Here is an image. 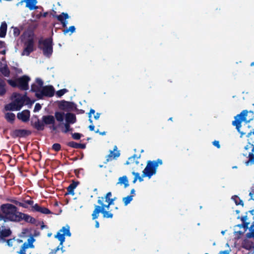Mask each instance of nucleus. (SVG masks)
<instances>
[{
    "instance_id": "f257e3e1",
    "label": "nucleus",
    "mask_w": 254,
    "mask_h": 254,
    "mask_svg": "<svg viewBox=\"0 0 254 254\" xmlns=\"http://www.w3.org/2000/svg\"><path fill=\"white\" fill-rule=\"evenodd\" d=\"M19 213L14 205L9 203L2 204L0 206V219L4 221L18 222Z\"/></svg>"
},
{
    "instance_id": "f03ea898",
    "label": "nucleus",
    "mask_w": 254,
    "mask_h": 254,
    "mask_svg": "<svg viewBox=\"0 0 254 254\" xmlns=\"http://www.w3.org/2000/svg\"><path fill=\"white\" fill-rule=\"evenodd\" d=\"M21 41L24 44L22 56H28L35 49V37L33 31L27 29L21 36Z\"/></svg>"
},
{
    "instance_id": "7ed1b4c3",
    "label": "nucleus",
    "mask_w": 254,
    "mask_h": 254,
    "mask_svg": "<svg viewBox=\"0 0 254 254\" xmlns=\"http://www.w3.org/2000/svg\"><path fill=\"white\" fill-rule=\"evenodd\" d=\"M28 101V98L25 95L14 93L12 102L6 105V110L18 111L21 109L24 104Z\"/></svg>"
},
{
    "instance_id": "20e7f679",
    "label": "nucleus",
    "mask_w": 254,
    "mask_h": 254,
    "mask_svg": "<svg viewBox=\"0 0 254 254\" xmlns=\"http://www.w3.org/2000/svg\"><path fill=\"white\" fill-rule=\"evenodd\" d=\"M163 162L161 159H158L155 161H148L147 165L143 170V177H147L150 179L153 175L156 174L159 165H162Z\"/></svg>"
},
{
    "instance_id": "39448f33",
    "label": "nucleus",
    "mask_w": 254,
    "mask_h": 254,
    "mask_svg": "<svg viewBox=\"0 0 254 254\" xmlns=\"http://www.w3.org/2000/svg\"><path fill=\"white\" fill-rule=\"evenodd\" d=\"M56 17L58 20L61 22L63 27L65 28L63 30L64 35L68 34L69 35H71L75 32L76 29L74 26H71L68 28H67V25L68 24L67 19L70 18V16L67 13L63 12L61 14L56 16Z\"/></svg>"
},
{
    "instance_id": "423d86ee",
    "label": "nucleus",
    "mask_w": 254,
    "mask_h": 254,
    "mask_svg": "<svg viewBox=\"0 0 254 254\" xmlns=\"http://www.w3.org/2000/svg\"><path fill=\"white\" fill-rule=\"evenodd\" d=\"M248 115V112L247 110L243 111L240 114L237 115L235 117V121L233 122V125L236 127L238 131L242 135L245 134V132L241 131L240 128L241 127V124L245 122V125H247L252 120V118L247 119V117Z\"/></svg>"
},
{
    "instance_id": "0eeeda50",
    "label": "nucleus",
    "mask_w": 254,
    "mask_h": 254,
    "mask_svg": "<svg viewBox=\"0 0 254 254\" xmlns=\"http://www.w3.org/2000/svg\"><path fill=\"white\" fill-rule=\"evenodd\" d=\"M30 78L24 75L17 79H8L7 82L12 87H18L21 89L27 90L28 88V82Z\"/></svg>"
},
{
    "instance_id": "6e6552de",
    "label": "nucleus",
    "mask_w": 254,
    "mask_h": 254,
    "mask_svg": "<svg viewBox=\"0 0 254 254\" xmlns=\"http://www.w3.org/2000/svg\"><path fill=\"white\" fill-rule=\"evenodd\" d=\"M39 47L43 51L44 55L49 57L53 53L52 41L50 39L41 40L39 41Z\"/></svg>"
},
{
    "instance_id": "1a4fd4ad",
    "label": "nucleus",
    "mask_w": 254,
    "mask_h": 254,
    "mask_svg": "<svg viewBox=\"0 0 254 254\" xmlns=\"http://www.w3.org/2000/svg\"><path fill=\"white\" fill-rule=\"evenodd\" d=\"M112 196L111 192H108L105 197H99L98 203L102 206L103 208L109 209L110 205L114 204L115 198H110Z\"/></svg>"
},
{
    "instance_id": "9d476101",
    "label": "nucleus",
    "mask_w": 254,
    "mask_h": 254,
    "mask_svg": "<svg viewBox=\"0 0 254 254\" xmlns=\"http://www.w3.org/2000/svg\"><path fill=\"white\" fill-rule=\"evenodd\" d=\"M36 96L39 99L43 96L52 97L54 94V89L52 86H46L35 93Z\"/></svg>"
},
{
    "instance_id": "9b49d317",
    "label": "nucleus",
    "mask_w": 254,
    "mask_h": 254,
    "mask_svg": "<svg viewBox=\"0 0 254 254\" xmlns=\"http://www.w3.org/2000/svg\"><path fill=\"white\" fill-rule=\"evenodd\" d=\"M39 233L37 232L34 229H24L22 230V232L20 235L21 237H25L27 238H34V237H38Z\"/></svg>"
},
{
    "instance_id": "f8f14e48",
    "label": "nucleus",
    "mask_w": 254,
    "mask_h": 254,
    "mask_svg": "<svg viewBox=\"0 0 254 254\" xmlns=\"http://www.w3.org/2000/svg\"><path fill=\"white\" fill-rule=\"evenodd\" d=\"M70 227L66 225L59 230L55 237L56 238H64V237H70Z\"/></svg>"
},
{
    "instance_id": "ddd939ff",
    "label": "nucleus",
    "mask_w": 254,
    "mask_h": 254,
    "mask_svg": "<svg viewBox=\"0 0 254 254\" xmlns=\"http://www.w3.org/2000/svg\"><path fill=\"white\" fill-rule=\"evenodd\" d=\"M35 241V239H28L27 242H25L21 247V249L19 252L18 254H26V252L27 249L29 248H34V246L33 243ZM28 254H31V253Z\"/></svg>"
},
{
    "instance_id": "4468645a",
    "label": "nucleus",
    "mask_w": 254,
    "mask_h": 254,
    "mask_svg": "<svg viewBox=\"0 0 254 254\" xmlns=\"http://www.w3.org/2000/svg\"><path fill=\"white\" fill-rule=\"evenodd\" d=\"M120 155V151L118 150L117 146H114V150L113 151L110 150V153L106 156L107 161H111L113 159H116L119 157Z\"/></svg>"
},
{
    "instance_id": "2eb2a0df",
    "label": "nucleus",
    "mask_w": 254,
    "mask_h": 254,
    "mask_svg": "<svg viewBox=\"0 0 254 254\" xmlns=\"http://www.w3.org/2000/svg\"><path fill=\"white\" fill-rule=\"evenodd\" d=\"M43 82L39 78L36 79L35 83L32 85L31 90L35 93L40 91L42 88H43Z\"/></svg>"
},
{
    "instance_id": "dca6fc26",
    "label": "nucleus",
    "mask_w": 254,
    "mask_h": 254,
    "mask_svg": "<svg viewBox=\"0 0 254 254\" xmlns=\"http://www.w3.org/2000/svg\"><path fill=\"white\" fill-rule=\"evenodd\" d=\"M30 117V112L28 110H24L17 114V118L22 122H26L29 121Z\"/></svg>"
},
{
    "instance_id": "f3484780",
    "label": "nucleus",
    "mask_w": 254,
    "mask_h": 254,
    "mask_svg": "<svg viewBox=\"0 0 254 254\" xmlns=\"http://www.w3.org/2000/svg\"><path fill=\"white\" fill-rule=\"evenodd\" d=\"M23 2H26V7L31 10L38 8V6H36L37 0H22L21 3Z\"/></svg>"
},
{
    "instance_id": "a211bd4d",
    "label": "nucleus",
    "mask_w": 254,
    "mask_h": 254,
    "mask_svg": "<svg viewBox=\"0 0 254 254\" xmlns=\"http://www.w3.org/2000/svg\"><path fill=\"white\" fill-rule=\"evenodd\" d=\"M248 216L247 215L244 216L242 217L241 220L244 223V225H238V226H236L235 228L238 227V228H243V231H239L238 233L239 234L243 233L246 231V227L248 228V225L250 224V222H247V221L248 219Z\"/></svg>"
},
{
    "instance_id": "6ab92c4d",
    "label": "nucleus",
    "mask_w": 254,
    "mask_h": 254,
    "mask_svg": "<svg viewBox=\"0 0 254 254\" xmlns=\"http://www.w3.org/2000/svg\"><path fill=\"white\" fill-rule=\"evenodd\" d=\"M242 245L246 249H254V239H244Z\"/></svg>"
},
{
    "instance_id": "aec40b11",
    "label": "nucleus",
    "mask_w": 254,
    "mask_h": 254,
    "mask_svg": "<svg viewBox=\"0 0 254 254\" xmlns=\"http://www.w3.org/2000/svg\"><path fill=\"white\" fill-rule=\"evenodd\" d=\"M60 107L61 109L68 111L73 109L74 105L69 102L63 101L61 103Z\"/></svg>"
},
{
    "instance_id": "412c9836",
    "label": "nucleus",
    "mask_w": 254,
    "mask_h": 254,
    "mask_svg": "<svg viewBox=\"0 0 254 254\" xmlns=\"http://www.w3.org/2000/svg\"><path fill=\"white\" fill-rule=\"evenodd\" d=\"M19 221L23 219L27 222H30L31 223H34L35 222V219L32 217L31 216L24 213H22L20 212L19 214Z\"/></svg>"
},
{
    "instance_id": "4be33fe9",
    "label": "nucleus",
    "mask_w": 254,
    "mask_h": 254,
    "mask_svg": "<svg viewBox=\"0 0 254 254\" xmlns=\"http://www.w3.org/2000/svg\"><path fill=\"white\" fill-rule=\"evenodd\" d=\"M249 218L254 220V210H252L249 212ZM253 223L254 224L251 225L249 229L250 233L248 234L249 238L252 237L254 238V222Z\"/></svg>"
},
{
    "instance_id": "5701e85b",
    "label": "nucleus",
    "mask_w": 254,
    "mask_h": 254,
    "mask_svg": "<svg viewBox=\"0 0 254 254\" xmlns=\"http://www.w3.org/2000/svg\"><path fill=\"white\" fill-rule=\"evenodd\" d=\"M0 72L5 77H9L10 75V71L4 63H1L0 64Z\"/></svg>"
},
{
    "instance_id": "b1692460",
    "label": "nucleus",
    "mask_w": 254,
    "mask_h": 254,
    "mask_svg": "<svg viewBox=\"0 0 254 254\" xmlns=\"http://www.w3.org/2000/svg\"><path fill=\"white\" fill-rule=\"evenodd\" d=\"M42 121L46 125L53 124L55 123V118L53 116H44L42 117Z\"/></svg>"
},
{
    "instance_id": "393cba45",
    "label": "nucleus",
    "mask_w": 254,
    "mask_h": 254,
    "mask_svg": "<svg viewBox=\"0 0 254 254\" xmlns=\"http://www.w3.org/2000/svg\"><path fill=\"white\" fill-rule=\"evenodd\" d=\"M117 184L124 185L125 188L128 187L129 184L127 177L126 176H123L121 177H120L119 178Z\"/></svg>"
},
{
    "instance_id": "a878e982",
    "label": "nucleus",
    "mask_w": 254,
    "mask_h": 254,
    "mask_svg": "<svg viewBox=\"0 0 254 254\" xmlns=\"http://www.w3.org/2000/svg\"><path fill=\"white\" fill-rule=\"evenodd\" d=\"M66 123L69 124H74L76 121L75 116L71 113H67L65 116Z\"/></svg>"
},
{
    "instance_id": "bb28decb",
    "label": "nucleus",
    "mask_w": 254,
    "mask_h": 254,
    "mask_svg": "<svg viewBox=\"0 0 254 254\" xmlns=\"http://www.w3.org/2000/svg\"><path fill=\"white\" fill-rule=\"evenodd\" d=\"M140 157V155L139 156H137L136 155L134 154L128 158V160L126 162V164L129 165L133 163H135L136 164H138L139 163L138 160Z\"/></svg>"
},
{
    "instance_id": "cd10ccee",
    "label": "nucleus",
    "mask_w": 254,
    "mask_h": 254,
    "mask_svg": "<svg viewBox=\"0 0 254 254\" xmlns=\"http://www.w3.org/2000/svg\"><path fill=\"white\" fill-rule=\"evenodd\" d=\"M6 30L7 24L5 22H3L0 27V37H4L6 34Z\"/></svg>"
},
{
    "instance_id": "c85d7f7f",
    "label": "nucleus",
    "mask_w": 254,
    "mask_h": 254,
    "mask_svg": "<svg viewBox=\"0 0 254 254\" xmlns=\"http://www.w3.org/2000/svg\"><path fill=\"white\" fill-rule=\"evenodd\" d=\"M34 208L36 211H39L44 214H49L50 213V211L48 209L45 207H41L38 204H35Z\"/></svg>"
},
{
    "instance_id": "c756f323",
    "label": "nucleus",
    "mask_w": 254,
    "mask_h": 254,
    "mask_svg": "<svg viewBox=\"0 0 254 254\" xmlns=\"http://www.w3.org/2000/svg\"><path fill=\"white\" fill-rule=\"evenodd\" d=\"M101 212V206L95 205V209L92 214L93 219H97L99 216V214Z\"/></svg>"
},
{
    "instance_id": "7c9ffc66",
    "label": "nucleus",
    "mask_w": 254,
    "mask_h": 254,
    "mask_svg": "<svg viewBox=\"0 0 254 254\" xmlns=\"http://www.w3.org/2000/svg\"><path fill=\"white\" fill-rule=\"evenodd\" d=\"M132 174L134 176V178L132 181L133 184H135L137 180H138L140 182H141L143 181V178L145 177H143V174H142L141 176H140V174L138 173L135 172H132Z\"/></svg>"
},
{
    "instance_id": "2f4dec72",
    "label": "nucleus",
    "mask_w": 254,
    "mask_h": 254,
    "mask_svg": "<svg viewBox=\"0 0 254 254\" xmlns=\"http://www.w3.org/2000/svg\"><path fill=\"white\" fill-rule=\"evenodd\" d=\"M101 213L103 214V217L104 218H113V215L110 211H106L107 208H103L102 206H101Z\"/></svg>"
},
{
    "instance_id": "473e14b6",
    "label": "nucleus",
    "mask_w": 254,
    "mask_h": 254,
    "mask_svg": "<svg viewBox=\"0 0 254 254\" xmlns=\"http://www.w3.org/2000/svg\"><path fill=\"white\" fill-rule=\"evenodd\" d=\"M5 118L8 122H12L15 120V115L12 113H7L5 115Z\"/></svg>"
},
{
    "instance_id": "72a5a7b5",
    "label": "nucleus",
    "mask_w": 254,
    "mask_h": 254,
    "mask_svg": "<svg viewBox=\"0 0 254 254\" xmlns=\"http://www.w3.org/2000/svg\"><path fill=\"white\" fill-rule=\"evenodd\" d=\"M65 116L64 114L61 112H57L55 113V117L56 120L60 122H63Z\"/></svg>"
},
{
    "instance_id": "f704fd0d",
    "label": "nucleus",
    "mask_w": 254,
    "mask_h": 254,
    "mask_svg": "<svg viewBox=\"0 0 254 254\" xmlns=\"http://www.w3.org/2000/svg\"><path fill=\"white\" fill-rule=\"evenodd\" d=\"M249 160L245 162L247 166L251 165L254 164V154L252 153L249 154Z\"/></svg>"
},
{
    "instance_id": "c9c22d12",
    "label": "nucleus",
    "mask_w": 254,
    "mask_h": 254,
    "mask_svg": "<svg viewBox=\"0 0 254 254\" xmlns=\"http://www.w3.org/2000/svg\"><path fill=\"white\" fill-rule=\"evenodd\" d=\"M11 232L9 229H3L1 231H0V234L1 236L4 237H8L10 235Z\"/></svg>"
},
{
    "instance_id": "e433bc0d",
    "label": "nucleus",
    "mask_w": 254,
    "mask_h": 254,
    "mask_svg": "<svg viewBox=\"0 0 254 254\" xmlns=\"http://www.w3.org/2000/svg\"><path fill=\"white\" fill-rule=\"evenodd\" d=\"M133 200V195H127L123 198V201L125 206L127 205Z\"/></svg>"
},
{
    "instance_id": "4c0bfd02",
    "label": "nucleus",
    "mask_w": 254,
    "mask_h": 254,
    "mask_svg": "<svg viewBox=\"0 0 254 254\" xmlns=\"http://www.w3.org/2000/svg\"><path fill=\"white\" fill-rule=\"evenodd\" d=\"M5 92V82L0 78V95L4 94Z\"/></svg>"
},
{
    "instance_id": "58836bf2",
    "label": "nucleus",
    "mask_w": 254,
    "mask_h": 254,
    "mask_svg": "<svg viewBox=\"0 0 254 254\" xmlns=\"http://www.w3.org/2000/svg\"><path fill=\"white\" fill-rule=\"evenodd\" d=\"M232 199L234 201L235 204L238 205H243V201L237 195H234L232 197Z\"/></svg>"
},
{
    "instance_id": "ea45409f",
    "label": "nucleus",
    "mask_w": 254,
    "mask_h": 254,
    "mask_svg": "<svg viewBox=\"0 0 254 254\" xmlns=\"http://www.w3.org/2000/svg\"><path fill=\"white\" fill-rule=\"evenodd\" d=\"M70 124L65 123L64 124V128L63 130V131L64 133H67L69 131L71 130V128L70 127Z\"/></svg>"
},
{
    "instance_id": "a19ab883",
    "label": "nucleus",
    "mask_w": 254,
    "mask_h": 254,
    "mask_svg": "<svg viewBox=\"0 0 254 254\" xmlns=\"http://www.w3.org/2000/svg\"><path fill=\"white\" fill-rule=\"evenodd\" d=\"M67 92V90L66 89H63L58 91L56 93L58 97H61Z\"/></svg>"
},
{
    "instance_id": "79ce46f5",
    "label": "nucleus",
    "mask_w": 254,
    "mask_h": 254,
    "mask_svg": "<svg viewBox=\"0 0 254 254\" xmlns=\"http://www.w3.org/2000/svg\"><path fill=\"white\" fill-rule=\"evenodd\" d=\"M60 245L56 249L57 251L61 250H62V252H64V250H63V243L64 242V239H60Z\"/></svg>"
},
{
    "instance_id": "37998d69",
    "label": "nucleus",
    "mask_w": 254,
    "mask_h": 254,
    "mask_svg": "<svg viewBox=\"0 0 254 254\" xmlns=\"http://www.w3.org/2000/svg\"><path fill=\"white\" fill-rule=\"evenodd\" d=\"M68 145L70 146V147L75 148H79V146L80 145V144H78V143H77L76 142H74L73 141H71V142H68Z\"/></svg>"
},
{
    "instance_id": "c03bdc74",
    "label": "nucleus",
    "mask_w": 254,
    "mask_h": 254,
    "mask_svg": "<svg viewBox=\"0 0 254 254\" xmlns=\"http://www.w3.org/2000/svg\"><path fill=\"white\" fill-rule=\"evenodd\" d=\"M52 148L54 150H55L56 151H58L61 149V145L59 143H55V144H53V145L52 146Z\"/></svg>"
},
{
    "instance_id": "a18cd8bd",
    "label": "nucleus",
    "mask_w": 254,
    "mask_h": 254,
    "mask_svg": "<svg viewBox=\"0 0 254 254\" xmlns=\"http://www.w3.org/2000/svg\"><path fill=\"white\" fill-rule=\"evenodd\" d=\"M13 31L14 36H18L20 34V30L17 27L13 28Z\"/></svg>"
},
{
    "instance_id": "49530a36",
    "label": "nucleus",
    "mask_w": 254,
    "mask_h": 254,
    "mask_svg": "<svg viewBox=\"0 0 254 254\" xmlns=\"http://www.w3.org/2000/svg\"><path fill=\"white\" fill-rule=\"evenodd\" d=\"M245 149L246 150H248L251 149L252 151H254V145L251 143H249L245 147Z\"/></svg>"
},
{
    "instance_id": "de8ad7c7",
    "label": "nucleus",
    "mask_w": 254,
    "mask_h": 254,
    "mask_svg": "<svg viewBox=\"0 0 254 254\" xmlns=\"http://www.w3.org/2000/svg\"><path fill=\"white\" fill-rule=\"evenodd\" d=\"M72 136L74 139H79L81 137V134L79 133H73Z\"/></svg>"
},
{
    "instance_id": "09e8293b",
    "label": "nucleus",
    "mask_w": 254,
    "mask_h": 254,
    "mask_svg": "<svg viewBox=\"0 0 254 254\" xmlns=\"http://www.w3.org/2000/svg\"><path fill=\"white\" fill-rule=\"evenodd\" d=\"M41 109V106L39 104H36L35 105L34 111L35 112H38Z\"/></svg>"
},
{
    "instance_id": "8fccbe9b",
    "label": "nucleus",
    "mask_w": 254,
    "mask_h": 254,
    "mask_svg": "<svg viewBox=\"0 0 254 254\" xmlns=\"http://www.w3.org/2000/svg\"><path fill=\"white\" fill-rule=\"evenodd\" d=\"M213 145L215 146H216L217 148H220V145L219 143V141L217 140H215L213 142Z\"/></svg>"
},
{
    "instance_id": "3c124183",
    "label": "nucleus",
    "mask_w": 254,
    "mask_h": 254,
    "mask_svg": "<svg viewBox=\"0 0 254 254\" xmlns=\"http://www.w3.org/2000/svg\"><path fill=\"white\" fill-rule=\"evenodd\" d=\"M74 189L71 188L69 186L67 188L68 193L69 194H71L72 195L74 194Z\"/></svg>"
},
{
    "instance_id": "603ef678",
    "label": "nucleus",
    "mask_w": 254,
    "mask_h": 254,
    "mask_svg": "<svg viewBox=\"0 0 254 254\" xmlns=\"http://www.w3.org/2000/svg\"><path fill=\"white\" fill-rule=\"evenodd\" d=\"M25 132L24 130H17L15 131L16 135H22Z\"/></svg>"
},
{
    "instance_id": "864d4df0",
    "label": "nucleus",
    "mask_w": 254,
    "mask_h": 254,
    "mask_svg": "<svg viewBox=\"0 0 254 254\" xmlns=\"http://www.w3.org/2000/svg\"><path fill=\"white\" fill-rule=\"evenodd\" d=\"M16 204L18 205L19 206H22L23 207L26 208L27 207V204H26L25 202H17L16 203Z\"/></svg>"
},
{
    "instance_id": "5fc2aeb1",
    "label": "nucleus",
    "mask_w": 254,
    "mask_h": 254,
    "mask_svg": "<svg viewBox=\"0 0 254 254\" xmlns=\"http://www.w3.org/2000/svg\"><path fill=\"white\" fill-rule=\"evenodd\" d=\"M14 239H7V241H6V243H7V245L9 246V247H11L12 246V240H13Z\"/></svg>"
},
{
    "instance_id": "6e6d98bb",
    "label": "nucleus",
    "mask_w": 254,
    "mask_h": 254,
    "mask_svg": "<svg viewBox=\"0 0 254 254\" xmlns=\"http://www.w3.org/2000/svg\"><path fill=\"white\" fill-rule=\"evenodd\" d=\"M95 113V110L92 109H91L90 110L89 113H88L89 118H91V115L92 114H94Z\"/></svg>"
},
{
    "instance_id": "4d7b16f0",
    "label": "nucleus",
    "mask_w": 254,
    "mask_h": 254,
    "mask_svg": "<svg viewBox=\"0 0 254 254\" xmlns=\"http://www.w3.org/2000/svg\"><path fill=\"white\" fill-rule=\"evenodd\" d=\"M77 183H76V182H73L72 183V184H71L69 186L71 187V188L75 189V188L77 187Z\"/></svg>"
},
{
    "instance_id": "13d9d810",
    "label": "nucleus",
    "mask_w": 254,
    "mask_h": 254,
    "mask_svg": "<svg viewBox=\"0 0 254 254\" xmlns=\"http://www.w3.org/2000/svg\"><path fill=\"white\" fill-rule=\"evenodd\" d=\"M100 114L99 113H97L95 115H94V119L95 120H98L100 118Z\"/></svg>"
},
{
    "instance_id": "bf43d9fd",
    "label": "nucleus",
    "mask_w": 254,
    "mask_h": 254,
    "mask_svg": "<svg viewBox=\"0 0 254 254\" xmlns=\"http://www.w3.org/2000/svg\"><path fill=\"white\" fill-rule=\"evenodd\" d=\"M15 70L16 74H20L22 73V70L20 68H15Z\"/></svg>"
},
{
    "instance_id": "052dcab7",
    "label": "nucleus",
    "mask_w": 254,
    "mask_h": 254,
    "mask_svg": "<svg viewBox=\"0 0 254 254\" xmlns=\"http://www.w3.org/2000/svg\"><path fill=\"white\" fill-rule=\"evenodd\" d=\"M94 126L92 124V125H90L89 126V128L90 129V130L91 131H93L94 130Z\"/></svg>"
},
{
    "instance_id": "680f3d73",
    "label": "nucleus",
    "mask_w": 254,
    "mask_h": 254,
    "mask_svg": "<svg viewBox=\"0 0 254 254\" xmlns=\"http://www.w3.org/2000/svg\"><path fill=\"white\" fill-rule=\"evenodd\" d=\"M135 194V191L134 189H132L130 191V195H133V197Z\"/></svg>"
},
{
    "instance_id": "e2e57ef3",
    "label": "nucleus",
    "mask_w": 254,
    "mask_h": 254,
    "mask_svg": "<svg viewBox=\"0 0 254 254\" xmlns=\"http://www.w3.org/2000/svg\"><path fill=\"white\" fill-rule=\"evenodd\" d=\"M5 47V44L3 42L0 41V49Z\"/></svg>"
},
{
    "instance_id": "0e129e2a",
    "label": "nucleus",
    "mask_w": 254,
    "mask_h": 254,
    "mask_svg": "<svg viewBox=\"0 0 254 254\" xmlns=\"http://www.w3.org/2000/svg\"><path fill=\"white\" fill-rule=\"evenodd\" d=\"M38 129H43L44 127L43 125H41L40 123H39L38 126Z\"/></svg>"
},
{
    "instance_id": "69168bd1",
    "label": "nucleus",
    "mask_w": 254,
    "mask_h": 254,
    "mask_svg": "<svg viewBox=\"0 0 254 254\" xmlns=\"http://www.w3.org/2000/svg\"><path fill=\"white\" fill-rule=\"evenodd\" d=\"M57 252V250L55 249L52 250L49 254H56Z\"/></svg>"
},
{
    "instance_id": "338daca9",
    "label": "nucleus",
    "mask_w": 254,
    "mask_h": 254,
    "mask_svg": "<svg viewBox=\"0 0 254 254\" xmlns=\"http://www.w3.org/2000/svg\"><path fill=\"white\" fill-rule=\"evenodd\" d=\"M95 227L97 228L99 227V223L97 221H95Z\"/></svg>"
},
{
    "instance_id": "774afa93",
    "label": "nucleus",
    "mask_w": 254,
    "mask_h": 254,
    "mask_svg": "<svg viewBox=\"0 0 254 254\" xmlns=\"http://www.w3.org/2000/svg\"><path fill=\"white\" fill-rule=\"evenodd\" d=\"M220 254H229V252L228 251L222 252L220 253Z\"/></svg>"
}]
</instances>
